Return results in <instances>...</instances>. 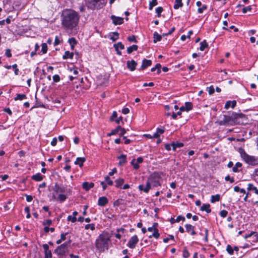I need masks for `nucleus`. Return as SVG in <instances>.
Instances as JSON below:
<instances>
[{"label": "nucleus", "mask_w": 258, "mask_h": 258, "mask_svg": "<svg viewBox=\"0 0 258 258\" xmlns=\"http://www.w3.org/2000/svg\"><path fill=\"white\" fill-rule=\"evenodd\" d=\"M67 199V196L63 194H60L58 196V200L60 202H63Z\"/></svg>", "instance_id": "nucleus-44"}, {"label": "nucleus", "mask_w": 258, "mask_h": 258, "mask_svg": "<svg viewBox=\"0 0 258 258\" xmlns=\"http://www.w3.org/2000/svg\"><path fill=\"white\" fill-rule=\"evenodd\" d=\"M242 165L240 162H237L232 168L233 172L235 173L239 172L240 170H239L238 168H241Z\"/></svg>", "instance_id": "nucleus-26"}, {"label": "nucleus", "mask_w": 258, "mask_h": 258, "mask_svg": "<svg viewBox=\"0 0 258 258\" xmlns=\"http://www.w3.org/2000/svg\"><path fill=\"white\" fill-rule=\"evenodd\" d=\"M207 47H208V44L205 40L200 43V50L201 51H204Z\"/></svg>", "instance_id": "nucleus-29"}, {"label": "nucleus", "mask_w": 258, "mask_h": 258, "mask_svg": "<svg viewBox=\"0 0 258 258\" xmlns=\"http://www.w3.org/2000/svg\"><path fill=\"white\" fill-rule=\"evenodd\" d=\"M207 89L208 90V92L210 95H212L215 92V89L213 86H211L210 87L207 88Z\"/></svg>", "instance_id": "nucleus-51"}, {"label": "nucleus", "mask_w": 258, "mask_h": 258, "mask_svg": "<svg viewBox=\"0 0 258 258\" xmlns=\"http://www.w3.org/2000/svg\"><path fill=\"white\" fill-rule=\"evenodd\" d=\"M69 42L71 45L77 44V41L74 38H70L69 40Z\"/></svg>", "instance_id": "nucleus-62"}, {"label": "nucleus", "mask_w": 258, "mask_h": 258, "mask_svg": "<svg viewBox=\"0 0 258 258\" xmlns=\"http://www.w3.org/2000/svg\"><path fill=\"white\" fill-rule=\"evenodd\" d=\"M43 176H42L40 173H38L32 176V179L37 181H40L42 180Z\"/></svg>", "instance_id": "nucleus-22"}, {"label": "nucleus", "mask_w": 258, "mask_h": 258, "mask_svg": "<svg viewBox=\"0 0 258 258\" xmlns=\"http://www.w3.org/2000/svg\"><path fill=\"white\" fill-rule=\"evenodd\" d=\"M163 11V8L161 7H159L156 9V13L157 14L158 17H160L161 16V14Z\"/></svg>", "instance_id": "nucleus-46"}, {"label": "nucleus", "mask_w": 258, "mask_h": 258, "mask_svg": "<svg viewBox=\"0 0 258 258\" xmlns=\"http://www.w3.org/2000/svg\"><path fill=\"white\" fill-rule=\"evenodd\" d=\"M219 214L221 217L224 218L227 216L228 214V212L226 210H223L220 211Z\"/></svg>", "instance_id": "nucleus-53"}, {"label": "nucleus", "mask_w": 258, "mask_h": 258, "mask_svg": "<svg viewBox=\"0 0 258 258\" xmlns=\"http://www.w3.org/2000/svg\"><path fill=\"white\" fill-rule=\"evenodd\" d=\"M236 104V101L235 100L228 101L226 102L225 104L224 108L226 109H228L230 106H231L232 108H234Z\"/></svg>", "instance_id": "nucleus-19"}, {"label": "nucleus", "mask_w": 258, "mask_h": 258, "mask_svg": "<svg viewBox=\"0 0 258 258\" xmlns=\"http://www.w3.org/2000/svg\"><path fill=\"white\" fill-rule=\"evenodd\" d=\"M162 37L160 35L158 34L157 32L154 33V42L156 43L157 41H161Z\"/></svg>", "instance_id": "nucleus-30"}, {"label": "nucleus", "mask_w": 258, "mask_h": 258, "mask_svg": "<svg viewBox=\"0 0 258 258\" xmlns=\"http://www.w3.org/2000/svg\"><path fill=\"white\" fill-rule=\"evenodd\" d=\"M113 36L110 37V39L112 41L114 42L118 39L119 34L117 32H113Z\"/></svg>", "instance_id": "nucleus-40"}, {"label": "nucleus", "mask_w": 258, "mask_h": 258, "mask_svg": "<svg viewBox=\"0 0 258 258\" xmlns=\"http://www.w3.org/2000/svg\"><path fill=\"white\" fill-rule=\"evenodd\" d=\"M159 236H160V234L158 232V229H155V230H154L153 233L152 235L149 236V238H151L152 237H154L155 238L157 239L159 237Z\"/></svg>", "instance_id": "nucleus-33"}, {"label": "nucleus", "mask_w": 258, "mask_h": 258, "mask_svg": "<svg viewBox=\"0 0 258 258\" xmlns=\"http://www.w3.org/2000/svg\"><path fill=\"white\" fill-rule=\"evenodd\" d=\"M201 210L202 211H205L207 213H210L211 212V209H210V205L208 204H203L201 207Z\"/></svg>", "instance_id": "nucleus-21"}, {"label": "nucleus", "mask_w": 258, "mask_h": 258, "mask_svg": "<svg viewBox=\"0 0 258 258\" xmlns=\"http://www.w3.org/2000/svg\"><path fill=\"white\" fill-rule=\"evenodd\" d=\"M27 97L25 94H17V96L14 98V100L15 101L20 100H22L23 99H26Z\"/></svg>", "instance_id": "nucleus-34"}, {"label": "nucleus", "mask_w": 258, "mask_h": 258, "mask_svg": "<svg viewBox=\"0 0 258 258\" xmlns=\"http://www.w3.org/2000/svg\"><path fill=\"white\" fill-rule=\"evenodd\" d=\"M53 81L54 82H58L60 81V77L58 75H55L52 77Z\"/></svg>", "instance_id": "nucleus-57"}, {"label": "nucleus", "mask_w": 258, "mask_h": 258, "mask_svg": "<svg viewBox=\"0 0 258 258\" xmlns=\"http://www.w3.org/2000/svg\"><path fill=\"white\" fill-rule=\"evenodd\" d=\"M157 4V0H152V1H151L149 3V10H152L153 9V7L156 6Z\"/></svg>", "instance_id": "nucleus-39"}, {"label": "nucleus", "mask_w": 258, "mask_h": 258, "mask_svg": "<svg viewBox=\"0 0 258 258\" xmlns=\"http://www.w3.org/2000/svg\"><path fill=\"white\" fill-rule=\"evenodd\" d=\"M226 250L229 254L232 255L233 254V252H234L233 248L232 247V246L228 244L227 246Z\"/></svg>", "instance_id": "nucleus-45"}, {"label": "nucleus", "mask_w": 258, "mask_h": 258, "mask_svg": "<svg viewBox=\"0 0 258 258\" xmlns=\"http://www.w3.org/2000/svg\"><path fill=\"white\" fill-rule=\"evenodd\" d=\"M233 112L231 116L224 115V118L222 122L224 124L233 125L234 124Z\"/></svg>", "instance_id": "nucleus-9"}, {"label": "nucleus", "mask_w": 258, "mask_h": 258, "mask_svg": "<svg viewBox=\"0 0 258 258\" xmlns=\"http://www.w3.org/2000/svg\"><path fill=\"white\" fill-rule=\"evenodd\" d=\"M105 181L107 182V184L109 185H113V181L110 179L109 176H106L105 177Z\"/></svg>", "instance_id": "nucleus-48"}, {"label": "nucleus", "mask_w": 258, "mask_h": 258, "mask_svg": "<svg viewBox=\"0 0 258 258\" xmlns=\"http://www.w3.org/2000/svg\"><path fill=\"white\" fill-rule=\"evenodd\" d=\"M135 161H136V159H133L132 160V161H131V163L133 166L134 168L136 170H137L139 168L140 166L138 165V163L137 162L136 163H135Z\"/></svg>", "instance_id": "nucleus-47"}, {"label": "nucleus", "mask_w": 258, "mask_h": 258, "mask_svg": "<svg viewBox=\"0 0 258 258\" xmlns=\"http://www.w3.org/2000/svg\"><path fill=\"white\" fill-rule=\"evenodd\" d=\"M118 133V131H117V130H116V129H114V130H112L111 133H108L107 135H108V136H111L112 135H116Z\"/></svg>", "instance_id": "nucleus-64"}, {"label": "nucleus", "mask_w": 258, "mask_h": 258, "mask_svg": "<svg viewBox=\"0 0 258 258\" xmlns=\"http://www.w3.org/2000/svg\"><path fill=\"white\" fill-rule=\"evenodd\" d=\"M86 161V158L84 157H78L76 159L75 164L76 165H79L80 167H82L83 165L84 162Z\"/></svg>", "instance_id": "nucleus-20"}, {"label": "nucleus", "mask_w": 258, "mask_h": 258, "mask_svg": "<svg viewBox=\"0 0 258 258\" xmlns=\"http://www.w3.org/2000/svg\"><path fill=\"white\" fill-rule=\"evenodd\" d=\"M225 180L227 181H229L230 183L234 182V179L233 177H230L229 175H227L225 177Z\"/></svg>", "instance_id": "nucleus-55"}, {"label": "nucleus", "mask_w": 258, "mask_h": 258, "mask_svg": "<svg viewBox=\"0 0 258 258\" xmlns=\"http://www.w3.org/2000/svg\"><path fill=\"white\" fill-rule=\"evenodd\" d=\"M127 40L130 42H137L135 35H132V36L128 37Z\"/></svg>", "instance_id": "nucleus-52"}, {"label": "nucleus", "mask_w": 258, "mask_h": 258, "mask_svg": "<svg viewBox=\"0 0 258 258\" xmlns=\"http://www.w3.org/2000/svg\"><path fill=\"white\" fill-rule=\"evenodd\" d=\"M220 200V196L219 194H217L216 195H213L211 196V202L212 203H215V202H218Z\"/></svg>", "instance_id": "nucleus-27"}, {"label": "nucleus", "mask_w": 258, "mask_h": 258, "mask_svg": "<svg viewBox=\"0 0 258 258\" xmlns=\"http://www.w3.org/2000/svg\"><path fill=\"white\" fill-rule=\"evenodd\" d=\"M186 231L188 233H190L191 235H195L196 234V232L195 231V227L190 224H186L185 225Z\"/></svg>", "instance_id": "nucleus-17"}, {"label": "nucleus", "mask_w": 258, "mask_h": 258, "mask_svg": "<svg viewBox=\"0 0 258 258\" xmlns=\"http://www.w3.org/2000/svg\"><path fill=\"white\" fill-rule=\"evenodd\" d=\"M180 220H182V221H185L184 217L182 216L181 215L177 216V217L176 219V222H179Z\"/></svg>", "instance_id": "nucleus-61"}, {"label": "nucleus", "mask_w": 258, "mask_h": 258, "mask_svg": "<svg viewBox=\"0 0 258 258\" xmlns=\"http://www.w3.org/2000/svg\"><path fill=\"white\" fill-rule=\"evenodd\" d=\"M152 61L149 59H144L142 61V64L141 67V70H144L147 67L151 66Z\"/></svg>", "instance_id": "nucleus-15"}, {"label": "nucleus", "mask_w": 258, "mask_h": 258, "mask_svg": "<svg viewBox=\"0 0 258 258\" xmlns=\"http://www.w3.org/2000/svg\"><path fill=\"white\" fill-rule=\"evenodd\" d=\"M171 145L173 148V150L175 151L176 148H180L183 146V144L182 143H172Z\"/></svg>", "instance_id": "nucleus-28"}, {"label": "nucleus", "mask_w": 258, "mask_h": 258, "mask_svg": "<svg viewBox=\"0 0 258 258\" xmlns=\"http://www.w3.org/2000/svg\"><path fill=\"white\" fill-rule=\"evenodd\" d=\"M176 4L174 5L175 9H178L182 6V0H175Z\"/></svg>", "instance_id": "nucleus-38"}, {"label": "nucleus", "mask_w": 258, "mask_h": 258, "mask_svg": "<svg viewBox=\"0 0 258 258\" xmlns=\"http://www.w3.org/2000/svg\"><path fill=\"white\" fill-rule=\"evenodd\" d=\"M169 239L174 240V236L172 235H169V237H167L163 239V242L164 243H167L168 242Z\"/></svg>", "instance_id": "nucleus-56"}, {"label": "nucleus", "mask_w": 258, "mask_h": 258, "mask_svg": "<svg viewBox=\"0 0 258 258\" xmlns=\"http://www.w3.org/2000/svg\"><path fill=\"white\" fill-rule=\"evenodd\" d=\"M160 175L157 172H154L150 176L147 182H150V184L153 183L154 186H157L160 185Z\"/></svg>", "instance_id": "nucleus-6"}, {"label": "nucleus", "mask_w": 258, "mask_h": 258, "mask_svg": "<svg viewBox=\"0 0 258 258\" xmlns=\"http://www.w3.org/2000/svg\"><path fill=\"white\" fill-rule=\"evenodd\" d=\"M71 242V240L65 242L54 250V253L57 254L58 258H63L66 255Z\"/></svg>", "instance_id": "nucleus-4"}, {"label": "nucleus", "mask_w": 258, "mask_h": 258, "mask_svg": "<svg viewBox=\"0 0 258 258\" xmlns=\"http://www.w3.org/2000/svg\"><path fill=\"white\" fill-rule=\"evenodd\" d=\"M253 176L254 180L258 182V168L255 169Z\"/></svg>", "instance_id": "nucleus-49"}, {"label": "nucleus", "mask_w": 258, "mask_h": 258, "mask_svg": "<svg viewBox=\"0 0 258 258\" xmlns=\"http://www.w3.org/2000/svg\"><path fill=\"white\" fill-rule=\"evenodd\" d=\"M74 56V53L70 52L69 51H66L64 52V54L62 56V58L63 59H67L68 58L72 59Z\"/></svg>", "instance_id": "nucleus-23"}, {"label": "nucleus", "mask_w": 258, "mask_h": 258, "mask_svg": "<svg viewBox=\"0 0 258 258\" xmlns=\"http://www.w3.org/2000/svg\"><path fill=\"white\" fill-rule=\"evenodd\" d=\"M110 236L108 232H104L100 234L96 239L95 245L100 251H104L108 249V242L110 241Z\"/></svg>", "instance_id": "nucleus-2"}, {"label": "nucleus", "mask_w": 258, "mask_h": 258, "mask_svg": "<svg viewBox=\"0 0 258 258\" xmlns=\"http://www.w3.org/2000/svg\"><path fill=\"white\" fill-rule=\"evenodd\" d=\"M238 151L240 155L241 158L246 163L251 166H255L256 165H258L257 157L249 155L245 152V150L242 148H238Z\"/></svg>", "instance_id": "nucleus-3"}, {"label": "nucleus", "mask_w": 258, "mask_h": 258, "mask_svg": "<svg viewBox=\"0 0 258 258\" xmlns=\"http://www.w3.org/2000/svg\"><path fill=\"white\" fill-rule=\"evenodd\" d=\"M79 19L77 12L71 9L66 10L61 16V25L66 29L72 30L78 25Z\"/></svg>", "instance_id": "nucleus-1"}, {"label": "nucleus", "mask_w": 258, "mask_h": 258, "mask_svg": "<svg viewBox=\"0 0 258 258\" xmlns=\"http://www.w3.org/2000/svg\"><path fill=\"white\" fill-rule=\"evenodd\" d=\"M207 8V6L205 5H203L202 7L199 8L198 10V12L199 13L201 14L203 13V11L206 10Z\"/></svg>", "instance_id": "nucleus-50"}, {"label": "nucleus", "mask_w": 258, "mask_h": 258, "mask_svg": "<svg viewBox=\"0 0 258 258\" xmlns=\"http://www.w3.org/2000/svg\"><path fill=\"white\" fill-rule=\"evenodd\" d=\"M113 23L115 25H121L123 23V19L121 17H116L114 15L111 16Z\"/></svg>", "instance_id": "nucleus-11"}, {"label": "nucleus", "mask_w": 258, "mask_h": 258, "mask_svg": "<svg viewBox=\"0 0 258 258\" xmlns=\"http://www.w3.org/2000/svg\"><path fill=\"white\" fill-rule=\"evenodd\" d=\"M252 9L251 6H248V7H244V8H243L242 9V12L243 13H246L247 11H251Z\"/></svg>", "instance_id": "nucleus-59"}, {"label": "nucleus", "mask_w": 258, "mask_h": 258, "mask_svg": "<svg viewBox=\"0 0 258 258\" xmlns=\"http://www.w3.org/2000/svg\"><path fill=\"white\" fill-rule=\"evenodd\" d=\"M52 189L56 194L62 193L65 191V188L63 186H59L57 183H55V185L52 187Z\"/></svg>", "instance_id": "nucleus-13"}, {"label": "nucleus", "mask_w": 258, "mask_h": 258, "mask_svg": "<svg viewBox=\"0 0 258 258\" xmlns=\"http://www.w3.org/2000/svg\"><path fill=\"white\" fill-rule=\"evenodd\" d=\"M182 256L184 258H187L189 256V253L185 247L183 248Z\"/></svg>", "instance_id": "nucleus-41"}, {"label": "nucleus", "mask_w": 258, "mask_h": 258, "mask_svg": "<svg viewBox=\"0 0 258 258\" xmlns=\"http://www.w3.org/2000/svg\"><path fill=\"white\" fill-rule=\"evenodd\" d=\"M138 46L137 45H133L131 46H130L127 48V52L128 54H131L134 51H137L138 50Z\"/></svg>", "instance_id": "nucleus-25"}, {"label": "nucleus", "mask_w": 258, "mask_h": 258, "mask_svg": "<svg viewBox=\"0 0 258 258\" xmlns=\"http://www.w3.org/2000/svg\"><path fill=\"white\" fill-rule=\"evenodd\" d=\"M113 47H114L115 49H117L118 48H120V49H124V46L121 42L114 44Z\"/></svg>", "instance_id": "nucleus-35"}, {"label": "nucleus", "mask_w": 258, "mask_h": 258, "mask_svg": "<svg viewBox=\"0 0 258 258\" xmlns=\"http://www.w3.org/2000/svg\"><path fill=\"white\" fill-rule=\"evenodd\" d=\"M44 250L45 258H51L52 257V253L50 250L49 249V246L47 244H44L42 245Z\"/></svg>", "instance_id": "nucleus-12"}, {"label": "nucleus", "mask_w": 258, "mask_h": 258, "mask_svg": "<svg viewBox=\"0 0 258 258\" xmlns=\"http://www.w3.org/2000/svg\"><path fill=\"white\" fill-rule=\"evenodd\" d=\"M42 48H41V52L45 54L47 52V46L46 43H43L41 45Z\"/></svg>", "instance_id": "nucleus-43"}, {"label": "nucleus", "mask_w": 258, "mask_h": 258, "mask_svg": "<svg viewBox=\"0 0 258 258\" xmlns=\"http://www.w3.org/2000/svg\"><path fill=\"white\" fill-rule=\"evenodd\" d=\"M234 124H245L247 120L246 115L242 113H237L233 112Z\"/></svg>", "instance_id": "nucleus-5"}, {"label": "nucleus", "mask_w": 258, "mask_h": 258, "mask_svg": "<svg viewBox=\"0 0 258 258\" xmlns=\"http://www.w3.org/2000/svg\"><path fill=\"white\" fill-rule=\"evenodd\" d=\"M85 229L86 230L90 229L91 230L93 231L95 229V224H87L85 226Z\"/></svg>", "instance_id": "nucleus-42"}, {"label": "nucleus", "mask_w": 258, "mask_h": 258, "mask_svg": "<svg viewBox=\"0 0 258 258\" xmlns=\"http://www.w3.org/2000/svg\"><path fill=\"white\" fill-rule=\"evenodd\" d=\"M68 221H71L73 223H75L77 221V218L75 217H72L71 215H69L67 218Z\"/></svg>", "instance_id": "nucleus-54"}, {"label": "nucleus", "mask_w": 258, "mask_h": 258, "mask_svg": "<svg viewBox=\"0 0 258 258\" xmlns=\"http://www.w3.org/2000/svg\"><path fill=\"white\" fill-rule=\"evenodd\" d=\"M138 242L139 238L137 235H135L129 239L127 243V246L130 248L134 249L136 247V246Z\"/></svg>", "instance_id": "nucleus-8"}, {"label": "nucleus", "mask_w": 258, "mask_h": 258, "mask_svg": "<svg viewBox=\"0 0 258 258\" xmlns=\"http://www.w3.org/2000/svg\"><path fill=\"white\" fill-rule=\"evenodd\" d=\"M253 235L256 237V241H258V234H257L256 232L255 231H252L249 234L245 235L244 238L245 239H246Z\"/></svg>", "instance_id": "nucleus-31"}, {"label": "nucleus", "mask_w": 258, "mask_h": 258, "mask_svg": "<svg viewBox=\"0 0 258 258\" xmlns=\"http://www.w3.org/2000/svg\"><path fill=\"white\" fill-rule=\"evenodd\" d=\"M184 107L186 111H188L192 109V104L190 102H186L185 103Z\"/></svg>", "instance_id": "nucleus-37"}, {"label": "nucleus", "mask_w": 258, "mask_h": 258, "mask_svg": "<svg viewBox=\"0 0 258 258\" xmlns=\"http://www.w3.org/2000/svg\"><path fill=\"white\" fill-rule=\"evenodd\" d=\"M12 68L14 69L15 70V74L16 75H19V69L17 68V64H14L12 66Z\"/></svg>", "instance_id": "nucleus-58"}, {"label": "nucleus", "mask_w": 258, "mask_h": 258, "mask_svg": "<svg viewBox=\"0 0 258 258\" xmlns=\"http://www.w3.org/2000/svg\"><path fill=\"white\" fill-rule=\"evenodd\" d=\"M151 188V186L150 184V182H147L146 185L144 186V185L141 184L139 185V189L141 191H143L146 193L148 192L149 190Z\"/></svg>", "instance_id": "nucleus-14"}, {"label": "nucleus", "mask_w": 258, "mask_h": 258, "mask_svg": "<svg viewBox=\"0 0 258 258\" xmlns=\"http://www.w3.org/2000/svg\"><path fill=\"white\" fill-rule=\"evenodd\" d=\"M138 63L134 60H127L126 62V67L131 71H134L136 70Z\"/></svg>", "instance_id": "nucleus-10"}, {"label": "nucleus", "mask_w": 258, "mask_h": 258, "mask_svg": "<svg viewBox=\"0 0 258 258\" xmlns=\"http://www.w3.org/2000/svg\"><path fill=\"white\" fill-rule=\"evenodd\" d=\"M94 186V184L93 182H84L82 184L83 188L87 191L93 187Z\"/></svg>", "instance_id": "nucleus-18"}, {"label": "nucleus", "mask_w": 258, "mask_h": 258, "mask_svg": "<svg viewBox=\"0 0 258 258\" xmlns=\"http://www.w3.org/2000/svg\"><path fill=\"white\" fill-rule=\"evenodd\" d=\"M11 49H6L5 55L8 57H11L12 56V53L11 52Z\"/></svg>", "instance_id": "nucleus-63"}, {"label": "nucleus", "mask_w": 258, "mask_h": 258, "mask_svg": "<svg viewBox=\"0 0 258 258\" xmlns=\"http://www.w3.org/2000/svg\"><path fill=\"white\" fill-rule=\"evenodd\" d=\"M100 0H86L87 7L91 10L99 9L101 8L99 2Z\"/></svg>", "instance_id": "nucleus-7"}, {"label": "nucleus", "mask_w": 258, "mask_h": 258, "mask_svg": "<svg viewBox=\"0 0 258 258\" xmlns=\"http://www.w3.org/2000/svg\"><path fill=\"white\" fill-rule=\"evenodd\" d=\"M256 187L254 186L251 183H249L248 184L247 189L248 190H254L255 189H256Z\"/></svg>", "instance_id": "nucleus-60"}, {"label": "nucleus", "mask_w": 258, "mask_h": 258, "mask_svg": "<svg viewBox=\"0 0 258 258\" xmlns=\"http://www.w3.org/2000/svg\"><path fill=\"white\" fill-rule=\"evenodd\" d=\"M126 156L125 155L122 154L119 157H118V159H119V162L118 164L119 165H122V164L125 163L126 162Z\"/></svg>", "instance_id": "nucleus-24"}, {"label": "nucleus", "mask_w": 258, "mask_h": 258, "mask_svg": "<svg viewBox=\"0 0 258 258\" xmlns=\"http://www.w3.org/2000/svg\"><path fill=\"white\" fill-rule=\"evenodd\" d=\"M108 202V199L105 197H100L98 201V205L100 206H105Z\"/></svg>", "instance_id": "nucleus-16"}, {"label": "nucleus", "mask_w": 258, "mask_h": 258, "mask_svg": "<svg viewBox=\"0 0 258 258\" xmlns=\"http://www.w3.org/2000/svg\"><path fill=\"white\" fill-rule=\"evenodd\" d=\"M161 65L160 63H157L155 67L152 68L151 69V72H154L156 70H157V74H159L161 73Z\"/></svg>", "instance_id": "nucleus-32"}, {"label": "nucleus", "mask_w": 258, "mask_h": 258, "mask_svg": "<svg viewBox=\"0 0 258 258\" xmlns=\"http://www.w3.org/2000/svg\"><path fill=\"white\" fill-rule=\"evenodd\" d=\"M116 184L115 186L116 187H120L121 185L124 182V179L123 178H118L115 181Z\"/></svg>", "instance_id": "nucleus-36"}]
</instances>
